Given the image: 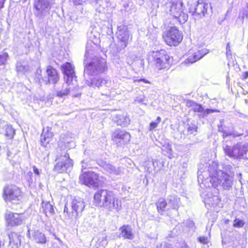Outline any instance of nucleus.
<instances>
[{
    "label": "nucleus",
    "instance_id": "nucleus-32",
    "mask_svg": "<svg viewBox=\"0 0 248 248\" xmlns=\"http://www.w3.org/2000/svg\"><path fill=\"white\" fill-rule=\"evenodd\" d=\"M4 131V132L2 133V134L4 135L5 136L10 139H12L15 134V130L11 125L8 124L5 127Z\"/></svg>",
    "mask_w": 248,
    "mask_h": 248
},
{
    "label": "nucleus",
    "instance_id": "nucleus-44",
    "mask_svg": "<svg viewBox=\"0 0 248 248\" xmlns=\"http://www.w3.org/2000/svg\"><path fill=\"white\" fill-rule=\"evenodd\" d=\"M89 159H83L82 161H81V163H82V168L83 169H85L87 167H90V165L88 164L89 163Z\"/></svg>",
    "mask_w": 248,
    "mask_h": 248
},
{
    "label": "nucleus",
    "instance_id": "nucleus-4",
    "mask_svg": "<svg viewBox=\"0 0 248 248\" xmlns=\"http://www.w3.org/2000/svg\"><path fill=\"white\" fill-rule=\"evenodd\" d=\"M167 7L170 15L180 24L185 23L188 19V15L184 11L183 3L181 0H168Z\"/></svg>",
    "mask_w": 248,
    "mask_h": 248
},
{
    "label": "nucleus",
    "instance_id": "nucleus-3",
    "mask_svg": "<svg viewBox=\"0 0 248 248\" xmlns=\"http://www.w3.org/2000/svg\"><path fill=\"white\" fill-rule=\"evenodd\" d=\"M62 70L64 75V78L68 84V87L62 90L57 91V95L60 97H63L67 95L70 91L78 90L79 86L77 83V77L74 71L72 64L69 62H66L61 66Z\"/></svg>",
    "mask_w": 248,
    "mask_h": 248
},
{
    "label": "nucleus",
    "instance_id": "nucleus-56",
    "mask_svg": "<svg viewBox=\"0 0 248 248\" xmlns=\"http://www.w3.org/2000/svg\"><path fill=\"white\" fill-rule=\"evenodd\" d=\"M218 131L224 132L223 129L221 125L218 126Z\"/></svg>",
    "mask_w": 248,
    "mask_h": 248
},
{
    "label": "nucleus",
    "instance_id": "nucleus-41",
    "mask_svg": "<svg viewBox=\"0 0 248 248\" xmlns=\"http://www.w3.org/2000/svg\"><path fill=\"white\" fill-rule=\"evenodd\" d=\"M90 0H72V2L75 5H83L87 3Z\"/></svg>",
    "mask_w": 248,
    "mask_h": 248
},
{
    "label": "nucleus",
    "instance_id": "nucleus-59",
    "mask_svg": "<svg viewBox=\"0 0 248 248\" xmlns=\"http://www.w3.org/2000/svg\"><path fill=\"white\" fill-rule=\"evenodd\" d=\"M105 241L106 242L107 241V237L106 236L103 237L102 241Z\"/></svg>",
    "mask_w": 248,
    "mask_h": 248
},
{
    "label": "nucleus",
    "instance_id": "nucleus-38",
    "mask_svg": "<svg viewBox=\"0 0 248 248\" xmlns=\"http://www.w3.org/2000/svg\"><path fill=\"white\" fill-rule=\"evenodd\" d=\"M9 58V55L7 52L0 54V66L5 65Z\"/></svg>",
    "mask_w": 248,
    "mask_h": 248
},
{
    "label": "nucleus",
    "instance_id": "nucleus-50",
    "mask_svg": "<svg viewBox=\"0 0 248 248\" xmlns=\"http://www.w3.org/2000/svg\"><path fill=\"white\" fill-rule=\"evenodd\" d=\"M231 54V49L230 47V43H228L226 46V55L227 57L228 55Z\"/></svg>",
    "mask_w": 248,
    "mask_h": 248
},
{
    "label": "nucleus",
    "instance_id": "nucleus-39",
    "mask_svg": "<svg viewBox=\"0 0 248 248\" xmlns=\"http://www.w3.org/2000/svg\"><path fill=\"white\" fill-rule=\"evenodd\" d=\"M245 222L243 220L239 218H235L233 221V226L236 228H241L243 227Z\"/></svg>",
    "mask_w": 248,
    "mask_h": 248
},
{
    "label": "nucleus",
    "instance_id": "nucleus-16",
    "mask_svg": "<svg viewBox=\"0 0 248 248\" xmlns=\"http://www.w3.org/2000/svg\"><path fill=\"white\" fill-rule=\"evenodd\" d=\"M210 6L206 2L199 0L194 7L189 8V11L192 13L193 16H197L198 18H201L205 16Z\"/></svg>",
    "mask_w": 248,
    "mask_h": 248
},
{
    "label": "nucleus",
    "instance_id": "nucleus-49",
    "mask_svg": "<svg viewBox=\"0 0 248 248\" xmlns=\"http://www.w3.org/2000/svg\"><path fill=\"white\" fill-rule=\"evenodd\" d=\"M196 103L193 101H188L186 102V106L188 107H192L193 108Z\"/></svg>",
    "mask_w": 248,
    "mask_h": 248
},
{
    "label": "nucleus",
    "instance_id": "nucleus-55",
    "mask_svg": "<svg viewBox=\"0 0 248 248\" xmlns=\"http://www.w3.org/2000/svg\"><path fill=\"white\" fill-rule=\"evenodd\" d=\"M5 1V0H0V9L3 7Z\"/></svg>",
    "mask_w": 248,
    "mask_h": 248
},
{
    "label": "nucleus",
    "instance_id": "nucleus-14",
    "mask_svg": "<svg viewBox=\"0 0 248 248\" xmlns=\"http://www.w3.org/2000/svg\"><path fill=\"white\" fill-rule=\"evenodd\" d=\"M5 218L8 225L11 227L20 225L26 219L23 214H18L10 211L7 212L5 214Z\"/></svg>",
    "mask_w": 248,
    "mask_h": 248
},
{
    "label": "nucleus",
    "instance_id": "nucleus-10",
    "mask_svg": "<svg viewBox=\"0 0 248 248\" xmlns=\"http://www.w3.org/2000/svg\"><path fill=\"white\" fill-rule=\"evenodd\" d=\"M166 43L170 46H176L183 39V35L176 27L170 28L163 36Z\"/></svg>",
    "mask_w": 248,
    "mask_h": 248
},
{
    "label": "nucleus",
    "instance_id": "nucleus-42",
    "mask_svg": "<svg viewBox=\"0 0 248 248\" xmlns=\"http://www.w3.org/2000/svg\"><path fill=\"white\" fill-rule=\"evenodd\" d=\"M7 123L0 119V133L2 134L4 132V128L7 125Z\"/></svg>",
    "mask_w": 248,
    "mask_h": 248
},
{
    "label": "nucleus",
    "instance_id": "nucleus-13",
    "mask_svg": "<svg viewBox=\"0 0 248 248\" xmlns=\"http://www.w3.org/2000/svg\"><path fill=\"white\" fill-rule=\"evenodd\" d=\"M116 35L120 49H124L127 46L129 38V33L127 26L123 24L118 25Z\"/></svg>",
    "mask_w": 248,
    "mask_h": 248
},
{
    "label": "nucleus",
    "instance_id": "nucleus-46",
    "mask_svg": "<svg viewBox=\"0 0 248 248\" xmlns=\"http://www.w3.org/2000/svg\"><path fill=\"white\" fill-rule=\"evenodd\" d=\"M239 130H240V131H241L242 132L241 133H239L237 131H235V130H234L233 131V135L235 137H239V136H242L243 135V132L244 131V129L243 128H239Z\"/></svg>",
    "mask_w": 248,
    "mask_h": 248
},
{
    "label": "nucleus",
    "instance_id": "nucleus-35",
    "mask_svg": "<svg viewBox=\"0 0 248 248\" xmlns=\"http://www.w3.org/2000/svg\"><path fill=\"white\" fill-rule=\"evenodd\" d=\"M220 200L217 196H213L206 200V202L211 205V206H219L220 203Z\"/></svg>",
    "mask_w": 248,
    "mask_h": 248
},
{
    "label": "nucleus",
    "instance_id": "nucleus-24",
    "mask_svg": "<svg viewBox=\"0 0 248 248\" xmlns=\"http://www.w3.org/2000/svg\"><path fill=\"white\" fill-rule=\"evenodd\" d=\"M120 235L124 239L132 240L134 238V234L131 227L129 225H124L120 228Z\"/></svg>",
    "mask_w": 248,
    "mask_h": 248
},
{
    "label": "nucleus",
    "instance_id": "nucleus-1",
    "mask_svg": "<svg viewBox=\"0 0 248 248\" xmlns=\"http://www.w3.org/2000/svg\"><path fill=\"white\" fill-rule=\"evenodd\" d=\"M232 167L231 165H225L221 170L219 166L215 162H212L210 164L208 171H202L199 170L198 171V179L199 181L201 179L203 181L208 180L209 178L207 176V173L209 175V181L212 186L214 187L221 186L224 189H229L232 186L233 183Z\"/></svg>",
    "mask_w": 248,
    "mask_h": 248
},
{
    "label": "nucleus",
    "instance_id": "nucleus-58",
    "mask_svg": "<svg viewBox=\"0 0 248 248\" xmlns=\"http://www.w3.org/2000/svg\"><path fill=\"white\" fill-rule=\"evenodd\" d=\"M80 94V93H78V94H73V96H74L75 97H76L78 96Z\"/></svg>",
    "mask_w": 248,
    "mask_h": 248
},
{
    "label": "nucleus",
    "instance_id": "nucleus-17",
    "mask_svg": "<svg viewBox=\"0 0 248 248\" xmlns=\"http://www.w3.org/2000/svg\"><path fill=\"white\" fill-rule=\"evenodd\" d=\"M103 207L109 211L119 212L122 208V202L115 197L113 192L111 194V197L108 199Z\"/></svg>",
    "mask_w": 248,
    "mask_h": 248
},
{
    "label": "nucleus",
    "instance_id": "nucleus-60",
    "mask_svg": "<svg viewBox=\"0 0 248 248\" xmlns=\"http://www.w3.org/2000/svg\"><path fill=\"white\" fill-rule=\"evenodd\" d=\"M94 0V2H95L96 4H98L99 3V0Z\"/></svg>",
    "mask_w": 248,
    "mask_h": 248
},
{
    "label": "nucleus",
    "instance_id": "nucleus-20",
    "mask_svg": "<svg viewBox=\"0 0 248 248\" xmlns=\"http://www.w3.org/2000/svg\"><path fill=\"white\" fill-rule=\"evenodd\" d=\"M53 137V133L51 132V128L50 127H46L44 128L41 135L40 141L41 145L45 147H46Z\"/></svg>",
    "mask_w": 248,
    "mask_h": 248
},
{
    "label": "nucleus",
    "instance_id": "nucleus-18",
    "mask_svg": "<svg viewBox=\"0 0 248 248\" xmlns=\"http://www.w3.org/2000/svg\"><path fill=\"white\" fill-rule=\"evenodd\" d=\"M112 138L116 142L124 144L130 141L131 136L130 134L125 130L117 129L113 132Z\"/></svg>",
    "mask_w": 248,
    "mask_h": 248
},
{
    "label": "nucleus",
    "instance_id": "nucleus-12",
    "mask_svg": "<svg viewBox=\"0 0 248 248\" xmlns=\"http://www.w3.org/2000/svg\"><path fill=\"white\" fill-rule=\"evenodd\" d=\"M223 148L226 155L234 159L243 158L245 155L243 144L241 143H237L233 146L224 144Z\"/></svg>",
    "mask_w": 248,
    "mask_h": 248
},
{
    "label": "nucleus",
    "instance_id": "nucleus-2",
    "mask_svg": "<svg viewBox=\"0 0 248 248\" xmlns=\"http://www.w3.org/2000/svg\"><path fill=\"white\" fill-rule=\"evenodd\" d=\"M96 46L97 45H94L90 42L87 44L84 64V73L88 75H97L105 72L108 69L105 59L93 56L94 47Z\"/></svg>",
    "mask_w": 248,
    "mask_h": 248
},
{
    "label": "nucleus",
    "instance_id": "nucleus-51",
    "mask_svg": "<svg viewBox=\"0 0 248 248\" xmlns=\"http://www.w3.org/2000/svg\"><path fill=\"white\" fill-rule=\"evenodd\" d=\"M243 149H244L245 155H246V153L248 151V143H245L243 144Z\"/></svg>",
    "mask_w": 248,
    "mask_h": 248
},
{
    "label": "nucleus",
    "instance_id": "nucleus-36",
    "mask_svg": "<svg viewBox=\"0 0 248 248\" xmlns=\"http://www.w3.org/2000/svg\"><path fill=\"white\" fill-rule=\"evenodd\" d=\"M149 163L152 164L153 170L155 172L160 170L163 167V165L160 163L157 160H152L148 162Z\"/></svg>",
    "mask_w": 248,
    "mask_h": 248
},
{
    "label": "nucleus",
    "instance_id": "nucleus-45",
    "mask_svg": "<svg viewBox=\"0 0 248 248\" xmlns=\"http://www.w3.org/2000/svg\"><path fill=\"white\" fill-rule=\"evenodd\" d=\"M200 242L202 244H206L208 242V237L207 236L200 237L198 238Z\"/></svg>",
    "mask_w": 248,
    "mask_h": 248
},
{
    "label": "nucleus",
    "instance_id": "nucleus-22",
    "mask_svg": "<svg viewBox=\"0 0 248 248\" xmlns=\"http://www.w3.org/2000/svg\"><path fill=\"white\" fill-rule=\"evenodd\" d=\"M108 81L105 79L101 77L94 78L91 79L90 80H87L85 81V83L87 85L93 88H99L108 84Z\"/></svg>",
    "mask_w": 248,
    "mask_h": 248
},
{
    "label": "nucleus",
    "instance_id": "nucleus-28",
    "mask_svg": "<svg viewBox=\"0 0 248 248\" xmlns=\"http://www.w3.org/2000/svg\"><path fill=\"white\" fill-rule=\"evenodd\" d=\"M32 237L33 240L37 243L45 244L46 242V238L45 234L39 230L33 232Z\"/></svg>",
    "mask_w": 248,
    "mask_h": 248
},
{
    "label": "nucleus",
    "instance_id": "nucleus-25",
    "mask_svg": "<svg viewBox=\"0 0 248 248\" xmlns=\"http://www.w3.org/2000/svg\"><path fill=\"white\" fill-rule=\"evenodd\" d=\"M193 110L194 112H199L201 114V116L202 118L207 116L208 114L215 112H218V111L213 109H204L202 105L196 103L193 108Z\"/></svg>",
    "mask_w": 248,
    "mask_h": 248
},
{
    "label": "nucleus",
    "instance_id": "nucleus-31",
    "mask_svg": "<svg viewBox=\"0 0 248 248\" xmlns=\"http://www.w3.org/2000/svg\"><path fill=\"white\" fill-rule=\"evenodd\" d=\"M158 212L163 215L167 206H168V201L166 202L163 198H160L155 203Z\"/></svg>",
    "mask_w": 248,
    "mask_h": 248
},
{
    "label": "nucleus",
    "instance_id": "nucleus-11",
    "mask_svg": "<svg viewBox=\"0 0 248 248\" xmlns=\"http://www.w3.org/2000/svg\"><path fill=\"white\" fill-rule=\"evenodd\" d=\"M79 180L83 184L92 188L97 187L101 185L98 175L93 171L82 173L79 177Z\"/></svg>",
    "mask_w": 248,
    "mask_h": 248
},
{
    "label": "nucleus",
    "instance_id": "nucleus-27",
    "mask_svg": "<svg viewBox=\"0 0 248 248\" xmlns=\"http://www.w3.org/2000/svg\"><path fill=\"white\" fill-rule=\"evenodd\" d=\"M9 244L12 248H18L20 245V235L17 233L12 232L8 234Z\"/></svg>",
    "mask_w": 248,
    "mask_h": 248
},
{
    "label": "nucleus",
    "instance_id": "nucleus-52",
    "mask_svg": "<svg viewBox=\"0 0 248 248\" xmlns=\"http://www.w3.org/2000/svg\"><path fill=\"white\" fill-rule=\"evenodd\" d=\"M33 170L34 173L35 174H36L37 175H39L40 171H39V170L35 166L33 167Z\"/></svg>",
    "mask_w": 248,
    "mask_h": 248
},
{
    "label": "nucleus",
    "instance_id": "nucleus-26",
    "mask_svg": "<svg viewBox=\"0 0 248 248\" xmlns=\"http://www.w3.org/2000/svg\"><path fill=\"white\" fill-rule=\"evenodd\" d=\"M168 207L170 208L177 210L180 206V199L174 195H170L168 197Z\"/></svg>",
    "mask_w": 248,
    "mask_h": 248
},
{
    "label": "nucleus",
    "instance_id": "nucleus-62",
    "mask_svg": "<svg viewBox=\"0 0 248 248\" xmlns=\"http://www.w3.org/2000/svg\"><path fill=\"white\" fill-rule=\"evenodd\" d=\"M246 132V134H247L246 136H248V130H247Z\"/></svg>",
    "mask_w": 248,
    "mask_h": 248
},
{
    "label": "nucleus",
    "instance_id": "nucleus-34",
    "mask_svg": "<svg viewBox=\"0 0 248 248\" xmlns=\"http://www.w3.org/2000/svg\"><path fill=\"white\" fill-rule=\"evenodd\" d=\"M16 71L17 73L25 74L29 70V66L27 65H23V63L18 61L16 63Z\"/></svg>",
    "mask_w": 248,
    "mask_h": 248
},
{
    "label": "nucleus",
    "instance_id": "nucleus-47",
    "mask_svg": "<svg viewBox=\"0 0 248 248\" xmlns=\"http://www.w3.org/2000/svg\"><path fill=\"white\" fill-rule=\"evenodd\" d=\"M158 125L157 123L155 122H152L150 124L149 130L150 131L153 130L155 128H156Z\"/></svg>",
    "mask_w": 248,
    "mask_h": 248
},
{
    "label": "nucleus",
    "instance_id": "nucleus-5",
    "mask_svg": "<svg viewBox=\"0 0 248 248\" xmlns=\"http://www.w3.org/2000/svg\"><path fill=\"white\" fill-rule=\"evenodd\" d=\"M169 58L167 52L164 49L151 51L148 54L149 62L153 63L158 70H162L169 66Z\"/></svg>",
    "mask_w": 248,
    "mask_h": 248
},
{
    "label": "nucleus",
    "instance_id": "nucleus-7",
    "mask_svg": "<svg viewBox=\"0 0 248 248\" xmlns=\"http://www.w3.org/2000/svg\"><path fill=\"white\" fill-rule=\"evenodd\" d=\"M60 151L61 152L57 151L56 161L58 162L54 166V170L58 173H63L72 168L73 162L67 152Z\"/></svg>",
    "mask_w": 248,
    "mask_h": 248
},
{
    "label": "nucleus",
    "instance_id": "nucleus-6",
    "mask_svg": "<svg viewBox=\"0 0 248 248\" xmlns=\"http://www.w3.org/2000/svg\"><path fill=\"white\" fill-rule=\"evenodd\" d=\"M3 198L7 204L16 205L21 202L23 193L18 186L12 185H7L3 188Z\"/></svg>",
    "mask_w": 248,
    "mask_h": 248
},
{
    "label": "nucleus",
    "instance_id": "nucleus-8",
    "mask_svg": "<svg viewBox=\"0 0 248 248\" xmlns=\"http://www.w3.org/2000/svg\"><path fill=\"white\" fill-rule=\"evenodd\" d=\"M34 15L40 20L48 16L51 8L50 0H36L34 2Z\"/></svg>",
    "mask_w": 248,
    "mask_h": 248
},
{
    "label": "nucleus",
    "instance_id": "nucleus-53",
    "mask_svg": "<svg viewBox=\"0 0 248 248\" xmlns=\"http://www.w3.org/2000/svg\"><path fill=\"white\" fill-rule=\"evenodd\" d=\"M144 101V98L141 97H138L135 99V101L138 103H141Z\"/></svg>",
    "mask_w": 248,
    "mask_h": 248
},
{
    "label": "nucleus",
    "instance_id": "nucleus-33",
    "mask_svg": "<svg viewBox=\"0 0 248 248\" xmlns=\"http://www.w3.org/2000/svg\"><path fill=\"white\" fill-rule=\"evenodd\" d=\"M186 128L188 134L195 135L197 131L198 126L195 122H191L187 124Z\"/></svg>",
    "mask_w": 248,
    "mask_h": 248
},
{
    "label": "nucleus",
    "instance_id": "nucleus-63",
    "mask_svg": "<svg viewBox=\"0 0 248 248\" xmlns=\"http://www.w3.org/2000/svg\"><path fill=\"white\" fill-rule=\"evenodd\" d=\"M1 246H2L1 242V241L0 240V248H1Z\"/></svg>",
    "mask_w": 248,
    "mask_h": 248
},
{
    "label": "nucleus",
    "instance_id": "nucleus-40",
    "mask_svg": "<svg viewBox=\"0 0 248 248\" xmlns=\"http://www.w3.org/2000/svg\"><path fill=\"white\" fill-rule=\"evenodd\" d=\"M64 213H66L67 217L69 219H73V218H75V215L73 212L70 213L68 211V208L67 207V205L65 204L64 209Z\"/></svg>",
    "mask_w": 248,
    "mask_h": 248
},
{
    "label": "nucleus",
    "instance_id": "nucleus-15",
    "mask_svg": "<svg viewBox=\"0 0 248 248\" xmlns=\"http://www.w3.org/2000/svg\"><path fill=\"white\" fill-rule=\"evenodd\" d=\"M112 191L106 189L98 190L94 195V201L96 205L103 207L108 199L111 197Z\"/></svg>",
    "mask_w": 248,
    "mask_h": 248
},
{
    "label": "nucleus",
    "instance_id": "nucleus-37",
    "mask_svg": "<svg viewBox=\"0 0 248 248\" xmlns=\"http://www.w3.org/2000/svg\"><path fill=\"white\" fill-rule=\"evenodd\" d=\"M99 36L100 34L99 33H96V34H94V31H93L90 36V38L91 39V41L90 42L92 43L94 45H97L99 39Z\"/></svg>",
    "mask_w": 248,
    "mask_h": 248
},
{
    "label": "nucleus",
    "instance_id": "nucleus-29",
    "mask_svg": "<svg viewBox=\"0 0 248 248\" xmlns=\"http://www.w3.org/2000/svg\"><path fill=\"white\" fill-rule=\"evenodd\" d=\"M102 167L108 171L109 173L118 175L121 173V170L119 168H116L110 164H107L106 162L102 163Z\"/></svg>",
    "mask_w": 248,
    "mask_h": 248
},
{
    "label": "nucleus",
    "instance_id": "nucleus-54",
    "mask_svg": "<svg viewBox=\"0 0 248 248\" xmlns=\"http://www.w3.org/2000/svg\"><path fill=\"white\" fill-rule=\"evenodd\" d=\"M135 81H137V80H135ZM138 82L142 81L145 83H149L150 82L148 81L147 80L144 79V78H140L139 80H137Z\"/></svg>",
    "mask_w": 248,
    "mask_h": 248
},
{
    "label": "nucleus",
    "instance_id": "nucleus-19",
    "mask_svg": "<svg viewBox=\"0 0 248 248\" xmlns=\"http://www.w3.org/2000/svg\"><path fill=\"white\" fill-rule=\"evenodd\" d=\"M85 207V202L81 199H75L72 202V207L75 213V218L81 216V213Z\"/></svg>",
    "mask_w": 248,
    "mask_h": 248
},
{
    "label": "nucleus",
    "instance_id": "nucleus-21",
    "mask_svg": "<svg viewBox=\"0 0 248 248\" xmlns=\"http://www.w3.org/2000/svg\"><path fill=\"white\" fill-rule=\"evenodd\" d=\"M208 53L207 49H202L194 53L192 55L189 56L185 61L186 63H193L202 59L205 55Z\"/></svg>",
    "mask_w": 248,
    "mask_h": 248
},
{
    "label": "nucleus",
    "instance_id": "nucleus-48",
    "mask_svg": "<svg viewBox=\"0 0 248 248\" xmlns=\"http://www.w3.org/2000/svg\"><path fill=\"white\" fill-rule=\"evenodd\" d=\"M242 17L243 18H244V17L248 18V6L244 9Z\"/></svg>",
    "mask_w": 248,
    "mask_h": 248
},
{
    "label": "nucleus",
    "instance_id": "nucleus-9",
    "mask_svg": "<svg viewBox=\"0 0 248 248\" xmlns=\"http://www.w3.org/2000/svg\"><path fill=\"white\" fill-rule=\"evenodd\" d=\"M41 72L42 70L40 68H38L36 70V78L38 80L39 83H42V81H43L45 84H56L58 81L59 77L57 72L52 66H48L46 69L47 77L42 78Z\"/></svg>",
    "mask_w": 248,
    "mask_h": 248
},
{
    "label": "nucleus",
    "instance_id": "nucleus-23",
    "mask_svg": "<svg viewBox=\"0 0 248 248\" xmlns=\"http://www.w3.org/2000/svg\"><path fill=\"white\" fill-rule=\"evenodd\" d=\"M113 121L117 125L122 127H126L129 124L130 120L126 115L116 114L113 117Z\"/></svg>",
    "mask_w": 248,
    "mask_h": 248
},
{
    "label": "nucleus",
    "instance_id": "nucleus-30",
    "mask_svg": "<svg viewBox=\"0 0 248 248\" xmlns=\"http://www.w3.org/2000/svg\"><path fill=\"white\" fill-rule=\"evenodd\" d=\"M42 204L43 212L46 216H51L54 214L53 206L49 202H43Z\"/></svg>",
    "mask_w": 248,
    "mask_h": 248
},
{
    "label": "nucleus",
    "instance_id": "nucleus-61",
    "mask_svg": "<svg viewBox=\"0 0 248 248\" xmlns=\"http://www.w3.org/2000/svg\"><path fill=\"white\" fill-rule=\"evenodd\" d=\"M10 154H11V153H10V152L8 151V152H7V155H8V156H10Z\"/></svg>",
    "mask_w": 248,
    "mask_h": 248
},
{
    "label": "nucleus",
    "instance_id": "nucleus-43",
    "mask_svg": "<svg viewBox=\"0 0 248 248\" xmlns=\"http://www.w3.org/2000/svg\"><path fill=\"white\" fill-rule=\"evenodd\" d=\"M150 160H147L145 162V168L147 171L151 172L153 170V168L151 166L152 164L149 163L148 162Z\"/></svg>",
    "mask_w": 248,
    "mask_h": 248
},
{
    "label": "nucleus",
    "instance_id": "nucleus-57",
    "mask_svg": "<svg viewBox=\"0 0 248 248\" xmlns=\"http://www.w3.org/2000/svg\"><path fill=\"white\" fill-rule=\"evenodd\" d=\"M161 121V118L160 117H157L156 120V123H157V124H158Z\"/></svg>",
    "mask_w": 248,
    "mask_h": 248
}]
</instances>
